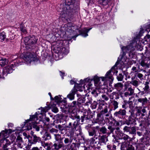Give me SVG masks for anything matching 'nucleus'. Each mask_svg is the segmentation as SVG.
Listing matches in <instances>:
<instances>
[{
    "mask_svg": "<svg viewBox=\"0 0 150 150\" xmlns=\"http://www.w3.org/2000/svg\"><path fill=\"white\" fill-rule=\"evenodd\" d=\"M75 1L74 0H65V4H61L58 11L61 15H67L68 12H71L72 10L74 9V6H75Z\"/></svg>",
    "mask_w": 150,
    "mask_h": 150,
    "instance_id": "nucleus-1",
    "label": "nucleus"
},
{
    "mask_svg": "<svg viewBox=\"0 0 150 150\" xmlns=\"http://www.w3.org/2000/svg\"><path fill=\"white\" fill-rule=\"evenodd\" d=\"M72 120L70 121L67 125V128H71L73 131H80L81 127L79 125L80 117L79 115H75L74 117L72 116Z\"/></svg>",
    "mask_w": 150,
    "mask_h": 150,
    "instance_id": "nucleus-2",
    "label": "nucleus"
},
{
    "mask_svg": "<svg viewBox=\"0 0 150 150\" xmlns=\"http://www.w3.org/2000/svg\"><path fill=\"white\" fill-rule=\"evenodd\" d=\"M20 61L18 59L15 62H11L10 65H8L4 68L2 71V74L0 75V79L4 78V76H6L8 73H10L12 72L13 70H14V68L16 67L17 66L21 64L20 63H18Z\"/></svg>",
    "mask_w": 150,
    "mask_h": 150,
    "instance_id": "nucleus-3",
    "label": "nucleus"
},
{
    "mask_svg": "<svg viewBox=\"0 0 150 150\" xmlns=\"http://www.w3.org/2000/svg\"><path fill=\"white\" fill-rule=\"evenodd\" d=\"M139 41L138 44H137V42L133 41L132 43H130L129 45L126 47H122L121 49L123 54L128 52H131L134 51L135 49L138 50H141L142 48L141 45L140 44H139Z\"/></svg>",
    "mask_w": 150,
    "mask_h": 150,
    "instance_id": "nucleus-4",
    "label": "nucleus"
},
{
    "mask_svg": "<svg viewBox=\"0 0 150 150\" xmlns=\"http://www.w3.org/2000/svg\"><path fill=\"white\" fill-rule=\"evenodd\" d=\"M38 40V39L36 38L35 36L25 38L24 41L26 45L29 46L30 48L34 49L35 47V44L36 43Z\"/></svg>",
    "mask_w": 150,
    "mask_h": 150,
    "instance_id": "nucleus-5",
    "label": "nucleus"
},
{
    "mask_svg": "<svg viewBox=\"0 0 150 150\" xmlns=\"http://www.w3.org/2000/svg\"><path fill=\"white\" fill-rule=\"evenodd\" d=\"M38 113H38L37 112H36L35 115H30L29 119L30 121L33 122V127L37 131H38L40 130V127L37 125L38 123L36 122L38 120V115L40 114L39 112Z\"/></svg>",
    "mask_w": 150,
    "mask_h": 150,
    "instance_id": "nucleus-6",
    "label": "nucleus"
},
{
    "mask_svg": "<svg viewBox=\"0 0 150 150\" xmlns=\"http://www.w3.org/2000/svg\"><path fill=\"white\" fill-rule=\"evenodd\" d=\"M116 67V66H114L110 70L107 72L105 75V77H101L103 81H105V79L106 78H108L111 80H113V78L112 77L111 72H112L113 74L115 73V72L116 73H117V71L115 70V67Z\"/></svg>",
    "mask_w": 150,
    "mask_h": 150,
    "instance_id": "nucleus-7",
    "label": "nucleus"
},
{
    "mask_svg": "<svg viewBox=\"0 0 150 150\" xmlns=\"http://www.w3.org/2000/svg\"><path fill=\"white\" fill-rule=\"evenodd\" d=\"M117 130L115 132V134H117V136L119 137L120 139H123L124 140L126 141L127 140L129 139L130 138L127 135L123 133V132L120 130V128L119 127H117Z\"/></svg>",
    "mask_w": 150,
    "mask_h": 150,
    "instance_id": "nucleus-8",
    "label": "nucleus"
},
{
    "mask_svg": "<svg viewBox=\"0 0 150 150\" xmlns=\"http://www.w3.org/2000/svg\"><path fill=\"white\" fill-rule=\"evenodd\" d=\"M126 114V111L125 109H120L119 111L114 112V116L116 117L122 119L125 118Z\"/></svg>",
    "mask_w": 150,
    "mask_h": 150,
    "instance_id": "nucleus-9",
    "label": "nucleus"
},
{
    "mask_svg": "<svg viewBox=\"0 0 150 150\" xmlns=\"http://www.w3.org/2000/svg\"><path fill=\"white\" fill-rule=\"evenodd\" d=\"M28 141L30 144H35L37 143H39L41 141V138L36 135H33V137L30 136H28Z\"/></svg>",
    "mask_w": 150,
    "mask_h": 150,
    "instance_id": "nucleus-10",
    "label": "nucleus"
},
{
    "mask_svg": "<svg viewBox=\"0 0 150 150\" xmlns=\"http://www.w3.org/2000/svg\"><path fill=\"white\" fill-rule=\"evenodd\" d=\"M24 59L27 63H30L36 60L35 55L32 53H27L24 56Z\"/></svg>",
    "mask_w": 150,
    "mask_h": 150,
    "instance_id": "nucleus-11",
    "label": "nucleus"
},
{
    "mask_svg": "<svg viewBox=\"0 0 150 150\" xmlns=\"http://www.w3.org/2000/svg\"><path fill=\"white\" fill-rule=\"evenodd\" d=\"M124 132H129V134L135 135L136 134V129L135 127L125 126L123 128Z\"/></svg>",
    "mask_w": 150,
    "mask_h": 150,
    "instance_id": "nucleus-12",
    "label": "nucleus"
},
{
    "mask_svg": "<svg viewBox=\"0 0 150 150\" xmlns=\"http://www.w3.org/2000/svg\"><path fill=\"white\" fill-rule=\"evenodd\" d=\"M96 135L95 134L94 136L91 138L89 140L90 144L92 147H95L96 145H97L99 143L98 141H96L98 139V137H96Z\"/></svg>",
    "mask_w": 150,
    "mask_h": 150,
    "instance_id": "nucleus-13",
    "label": "nucleus"
},
{
    "mask_svg": "<svg viewBox=\"0 0 150 150\" xmlns=\"http://www.w3.org/2000/svg\"><path fill=\"white\" fill-rule=\"evenodd\" d=\"M85 122H88L90 119L93 117L91 115V112L90 110H87L84 113Z\"/></svg>",
    "mask_w": 150,
    "mask_h": 150,
    "instance_id": "nucleus-14",
    "label": "nucleus"
},
{
    "mask_svg": "<svg viewBox=\"0 0 150 150\" xmlns=\"http://www.w3.org/2000/svg\"><path fill=\"white\" fill-rule=\"evenodd\" d=\"M117 127L115 128L112 126L109 125L108 126V130H107V134L109 135L111 134H112V137L114 139L115 138V135L114 134L115 133L114 132L115 131V132L117 130Z\"/></svg>",
    "mask_w": 150,
    "mask_h": 150,
    "instance_id": "nucleus-15",
    "label": "nucleus"
},
{
    "mask_svg": "<svg viewBox=\"0 0 150 150\" xmlns=\"http://www.w3.org/2000/svg\"><path fill=\"white\" fill-rule=\"evenodd\" d=\"M103 116L108 117L110 115V112H108V107L106 106L99 113Z\"/></svg>",
    "mask_w": 150,
    "mask_h": 150,
    "instance_id": "nucleus-16",
    "label": "nucleus"
},
{
    "mask_svg": "<svg viewBox=\"0 0 150 150\" xmlns=\"http://www.w3.org/2000/svg\"><path fill=\"white\" fill-rule=\"evenodd\" d=\"M15 144L20 148H22V144L23 143L22 138L20 136H18L15 142Z\"/></svg>",
    "mask_w": 150,
    "mask_h": 150,
    "instance_id": "nucleus-17",
    "label": "nucleus"
},
{
    "mask_svg": "<svg viewBox=\"0 0 150 150\" xmlns=\"http://www.w3.org/2000/svg\"><path fill=\"white\" fill-rule=\"evenodd\" d=\"M76 90L75 89H73L70 93L67 96V98H69L70 100H72L74 99V95L75 94Z\"/></svg>",
    "mask_w": 150,
    "mask_h": 150,
    "instance_id": "nucleus-18",
    "label": "nucleus"
},
{
    "mask_svg": "<svg viewBox=\"0 0 150 150\" xmlns=\"http://www.w3.org/2000/svg\"><path fill=\"white\" fill-rule=\"evenodd\" d=\"M98 137L99 143H103L105 144L108 141V139L105 135H99Z\"/></svg>",
    "mask_w": 150,
    "mask_h": 150,
    "instance_id": "nucleus-19",
    "label": "nucleus"
},
{
    "mask_svg": "<svg viewBox=\"0 0 150 150\" xmlns=\"http://www.w3.org/2000/svg\"><path fill=\"white\" fill-rule=\"evenodd\" d=\"M136 117L134 113L132 112L130 115L129 116L128 118V121L130 122L131 123L134 124L136 122Z\"/></svg>",
    "mask_w": 150,
    "mask_h": 150,
    "instance_id": "nucleus-20",
    "label": "nucleus"
},
{
    "mask_svg": "<svg viewBox=\"0 0 150 150\" xmlns=\"http://www.w3.org/2000/svg\"><path fill=\"white\" fill-rule=\"evenodd\" d=\"M103 120V116L99 113H98L96 119V122L99 124H101L102 123Z\"/></svg>",
    "mask_w": 150,
    "mask_h": 150,
    "instance_id": "nucleus-21",
    "label": "nucleus"
},
{
    "mask_svg": "<svg viewBox=\"0 0 150 150\" xmlns=\"http://www.w3.org/2000/svg\"><path fill=\"white\" fill-rule=\"evenodd\" d=\"M91 28L87 29L86 28H84L81 31L79 30V33H80V34L82 36L84 37H86L88 36L87 33L91 30Z\"/></svg>",
    "mask_w": 150,
    "mask_h": 150,
    "instance_id": "nucleus-22",
    "label": "nucleus"
},
{
    "mask_svg": "<svg viewBox=\"0 0 150 150\" xmlns=\"http://www.w3.org/2000/svg\"><path fill=\"white\" fill-rule=\"evenodd\" d=\"M8 60L5 58L0 57V66L1 67L4 66L8 62Z\"/></svg>",
    "mask_w": 150,
    "mask_h": 150,
    "instance_id": "nucleus-23",
    "label": "nucleus"
},
{
    "mask_svg": "<svg viewBox=\"0 0 150 150\" xmlns=\"http://www.w3.org/2000/svg\"><path fill=\"white\" fill-rule=\"evenodd\" d=\"M57 50L58 51V53L64 54H67L68 52V51L66 50L65 47H58L57 48Z\"/></svg>",
    "mask_w": 150,
    "mask_h": 150,
    "instance_id": "nucleus-24",
    "label": "nucleus"
},
{
    "mask_svg": "<svg viewBox=\"0 0 150 150\" xmlns=\"http://www.w3.org/2000/svg\"><path fill=\"white\" fill-rule=\"evenodd\" d=\"M148 99L146 97L144 98H139L138 99V102L141 103L142 106H144L146 105L148 102Z\"/></svg>",
    "mask_w": 150,
    "mask_h": 150,
    "instance_id": "nucleus-25",
    "label": "nucleus"
},
{
    "mask_svg": "<svg viewBox=\"0 0 150 150\" xmlns=\"http://www.w3.org/2000/svg\"><path fill=\"white\" fill-rule=\"evenodd\" d=\"M121 144V149H127L129 145L125 142L121 143H118V145L119 144Z\"/></svg>",
    "mask_w": 150,
    "mask_h": 150,
    "instance_id": "nucleus-26",
    "label": "nucleus"
},
{
    "mask_svg": "<svg viewBox=\"0 0 150 150\" xmlns=\"http://www.w3.org/2000/svg\"><path fill=\"white\" fill-rule=\"evenodd\" d=\"M7 40L5 32H2L0 33V41L3 42Z\"/></svg>",
    "mask_w": 150,
    "mask_h": 150,
    "instance_id": "nucleus-27",
    "label": "nucleus"
},
{
    "mask_svg": "<svg viewBox=\"0 0 150 150\" xmlns=\"http://www.w3.org/2000/svg\"><path fill=\"white\" fill-rule=\"evenodd\" d=\"M63 146L62 143H55L54 144L53 146L54 147V149L55 150H59V149L61 148Z\"/></svg>",
    "mask_w": 150,
    "mask_h": 150,
    "instance_id": "nucleus-28",
    "label": "nucleus"
},
{
    "mask_svg": "<svg viewBox=\"0 0 150 150\" xmlns=\"http://www.w3.org/2000/svg\"><path fill=\"white\" fill-rule=\"evenodd\" d=\"M111 103L113 106V110H115L118 108V103L115 100H112Z\"/></svg>",
    "mask_w": 150,
    "mask_h": 150,
    "instance_id": "nucleus-29",
    "label": "nucleus"
},
{
    "mask_svg": "<svg viewBox=\"0 0 150 150\" xmlns=\"http://www.w3.org/2000/svg\"><path fill=\"white\" fill-rule=\"evenodd\" d=\"M136 108H137V109L136 110V112L135 114V117L139 116L141 114H142V107H140V108H138V107H136Z\"/></svg>",
    "mask_w": 150,
    "mask_h": 150,
    "instance_id": "nucleus-30",
    "label": "nucleus"
},
{
    "mask_svg": "<svg viewBox=\"0 0 150 150\" xmlns=\"http://www.w3.org/2000/svg\"><path fill=\"white\" fill-rule=\"evenodd\" d=\"M149 82L148 81H146L144 83L145 87L143 88L144 90L145 91L146 93H149Z\"/></svg>",
    "mask_w": 150,
    "mask_h": 150,
    "instance_id": "nucleus-31",
    "label": "nucleus"
},
{
    "mask_svg": "<svg viewBox=\"0 0 150 150\" xmlns=\"http://www.w3.org/2000/svg\"><path fill=\"white\" fill-rule=\"evenodd\" d=\"M130 83L136 87H137L139 84V81L136 80H133L130 82Z\"/></svg>",
    "mask_w": 150,
    "mask_h": 150,
    "instance_id": "nucleus-32",
    "label": "nucleus"
},
{
    "mask_svg": "<svg viewBox=\"0 0 150 150\" xmlns=\"http://www.w3.org/2000/svg\"><path fill=\"white\" fill-rule=\"evenodd\" d=\"M99 131L103 134H107V130L105 127H103L99 128Z\"/></svg>",
    "mask_w": 150,
    "mask_h": 150,
    "instance_id": "nucleus-33",
    "label": "nucleus"
},
{
    "mask_svg": "<svg viewBox=\"0 0 150 150\" xmlns=\"http://www.w3.org/2000/svg\"><path fill=\"white\" fill-rule=\"evenodd\" d=\"M110 1V0H102L98 2L101 5L106 6L107 5Z\"/></svg>",
    "mask_w": 150,
    "mask_h": 150,
    "instance_id": "nucleus-34",
    "label": "nucleus"
},
{
    "mask_svg": "<svg viewBox=\"0 0 150 150\" xmlns=\"http://www.w3.org/2000/svg\"><path fill=\"white\" fill-rule=\"evenodd\" d=\"M123 84L121 83H118L115 84L114 86L115 88L118 89L123 87Z\"/></svg>",
    "mask_w": 150,
    "mask_h": 150,
    "instance_id": "nucleus-35",
    "label": "nucleus"
},
{
    "mask_svg": "<svg viewBox=\"0 0 150 150\" xmlns=\"http://www.w3.org/2000/svg\"><path fill=\"white\" fill-rule=\"evenodd\" d=\"M89 135L90 136H93L96 134V131L94 129H93L92 130H89L88 131Z\"/></svg>",
    "mask_w": 150,
    "mask_h": 150,
    "instance_id": "nucleus-36",
    "label": "nucleus"
},
{
    "mask_svg": "<svg viewBox=\"0 0 150 150\" xmlns=\"http://www.w3.org/2000/svg\"><path fill=\"white\" fill-rule=\"evenodd\" d=\"M55 106L56 105L54 104H53L51 105V107L52 108V111L55 113H57L58 111V109Z\"/></svg>",
    "mask_w": 150,
    "mask_h": 150,
    "instance_id": "nucleus-37",
    "label": "nucleus"
},
{
    "mask_svg": "<svg viewBox=\"0 0 150 150\" xmlns=\"http://www.w3.org/2000/svg\"><path fill=\"white\" fill-rule=\"evenodd\" d=\"M44 138L45 140H50L51 138V136L50 134L46 132L44 134Z\"/></svg>",
    "mask_w": 150,
    "mask_h": 150,
    "instance_id": "nucleus-38",
    "label": "nucleus"
},
{
    "mask_svg": "<svg viewBox=\"0 0 150 150\" xmlns=\"http://www.w3.org/2000/svg\"><path fill=\"white\" fill-rule=\"evenodd\" d=\"M91 93L94 96L96 97L98 96V94L100 93V92L98 89H96L93 90L91 92Z\"/></svg>",
    "mask_w": 150,
    "mask_h": 150,
    "instance_id": "nucleus-39",
    "label": "nucleus"
},
{
    "mask_svg": "<svg viewBox=\"0 0 150 150\" xmlns=\"http://www.w3.org/2000/svg\"><path fill=\"white\" fill-rule=\"evenodd\" d=\"M144 54L146 58H149L150 57V51L148 49L145 50Z\"/></svg>",
    "mask_w": 150,
    "mask_h": 150,
    "instance_id": "nucleus-40",
    "label": "nucleus"
},
{
    "mask_svg": "<svg viewBox=\"0 0 150 150\" xmlns=\"http://www.w3.org/2000/svg\"><path fill=\"white\" fill-rule=\"evenodd\" d=\"M134 88H133L131 86L128 88V91L129 93L132 96L134 93Z\"/></svg>",
    "mask_w": 150,
    "mask_h": 150,
    "instance_id": "nucleus-41",
    "label": "nucleus"
},
{
    "mask_svg": "<svg viewBox=\"0 0 150 150\" xmlns=\"http://www.w3.org/2000/svg\"><path fill=\"white\" fill-rule=\"evenodd\" d=\"M14 35L11 33H10V34H9V36L7 38V40H11L13 39L14 38V36H13Z\"/></svg>",
    "mask_w": 150,
    "mask_h": 150,
    "instance_id": "nucleus-42",
    "label": "nucleus"
},
{
    "mask_svg": "<svg viewBox=\"0 0 150 150\" xmlns=\"http://www.w3.org/2000/svg\"><path fill=\"white\" fill-rule=\"evenodd\" d=\"M27 129L29 130L31 129H32V127H33V122L31 123L30 122L29 123H27Z\"/></svg>",
    "mask_w": 150,
    "mask_h": 150,
    "instance_id": "nucleus-43",
    "label": "nucleus"
},
{
    "mask_svg": "<svg viewBox=\"0 0 150 150\" xmlns=\"http://www.w3.org/2000/svg\"><path fill=\"white\" fill-rule=\"evenodd\" d=\"M117 79L118 81H121L123 79V76L121 74H119L118 76L117 77Z\"/></svg>",
    "mask_w": 150,
    "mask_h": 150,
    "instance_id": "nucleus-44",
    "label": "nucleus"
},
{
    "mask_svg": "<svg viewBox=\"0 0 150 150\" xmlns=\"http://www.w3.org/2000/svg\"><path fill=\"white\" fill-rule=\"evenodd\" d=\"M140 64L143 67H147L148 66V65L145 62V61L144 60H142L141 61Z\"/></svg>",
    "mask_w": 150,
    "mask_h": 150,
    "instance_id": "nucleus-45",
    "label": "nucleus"
},
{
    "mask_svg": "<svg viewBox=\"0 0 150 150\" xmlns=\"http://www.w3.org/2000/svg\"><path fill=\"white\" fill-rule=\"evenodd\" d=\"M55 138L57 141H59L61 139V136L60 134H54Z\"/></svg>",
    "mask_w": 150,
    "mask_h": 150,
    "instance_id": "nucleus-46",
    "label": "nucleus"
},
{
    "mask_svg": "<svg viewBox=\"0 0 150 150\" xmlns=\"http://www.w3.org/2000/svg\"><path fill=\"white\" fill-rule=\"evenodd\" d=\"M129 83L127 82H126L124 84V90L125 91H127V89H128V88L129 87Z\"/></svg>",
    "mask_w": 150,
    "mask_h": 150,
    "instance_id": "nucleus-47",
    "label": "nucleus"
},
{
    "mask_svg": "<svg viewBox=\"0 0 150 150\" xmlns=\"http://www.w3.org/2000/svg\"><path fill=\"white\" fill-rule=\"evenodd\" d=\"M54 98L55 100V101L59 103L61 102L62 101V98L58 96H56Z\"/></svg>",
    "mask_w": 150,
    "mask_h": 150,
    "instance_id": "nucleus-48",
    "label": "nucleus"
},
{
    "mask_svg": "<svg viewBox=\"0 0 150 150\" xmlns=\"http://www.w3.org/2000/svg\"><path fill=\"white\" fill-rule=\"evenodd\" d=\"M20 30L24 34H26L27 33L26 30L24 28H23L22 25H21Z\"/></svg>",
    "mask_w": 150,
    "mask_h": 150,
    "instance_id": "nucleus-49",
    "label": "nucleus"
},
{
    "mask_svg": "<svg viewBox=\"0 0 150 150\" xmlns=\"http://www.w3.org/2000/svg\"><path fill=\"white\" fill-rule=\"evenodd\" d=\"M78 104V102L76 101H73L70 105V106L71 107H76V105Z\"/></svg>",
    "mask_w": 150,
    "mask_h": 150,
    "instance_id": "nucleus-50",
    "label": "nucleus"
},
{
    "mask_svg": "<svg viewBox=\"0 0 150 150\" xmlns=\"http://www.w3.org/2000/svg\"><path fill=\"white\" fill-rule=\"evenodd\" d=\"M139 92L138 93V94L139 95L141 96L143 95L145 93H146L145 91L144 90L143 91H141L139 89Z\"/></svg>",
    "mask_w": 150,
    "mask_h": 150,
    "instance_id": "nucleus-51",
    "label": "nucleus"
},
{
    "mask_svg": "<svg viewBox=\"0 0 150 150\" xmlns=\"http://www.w3.org/2000/svg\"><path fill=\"white\" fill-rule=\"evenodd\" d=\"M58 130L54 129V128H52L51 129H50V132L51 133H57L58 132Z\"/></svg>",
    "mask_w": 150,
    "mask_h": 150,
    "instance_id": "nucleus-52",
    "label": "nucleus"
},
{
    "mask_svg": "<svg viewBox=\"0 0 150 150\" xmlns=\"http://www.w3.org/2000/svg\"><path fill=\"white\" fill-rule=\"evenodd\" d=\"M137 76L140 79L142 80L143 79V75L140 73H137Z\"/></svg>",
    "mask_w": 150,
    "mask_h": 150,
    "instance_id": "nucleus-53",
    "label": "nucleus"
},
{
    "mask_svg": "<svg viewBox=\"0 0 150 150\" xmlns=\"http://www.w3.org/2000/svg\"><path fill=\"white\" fill-rule=\"evenodd\" d=\"M132 72L133 73H135L137 74V72L138 71V70L137 68L135 67H133L132 69Z\"/></svg>",
    "mask_w": 150,
    "mask_h": 150,
    "instance_id": "nucleus-54",
    "label": "nucleus"
},
{
    "mask_svg": "<svg viewBox=\"0 0 150 150\" xmlns=\"http://www.w3.org/2000/svg\"><path fill=\"white\" fill-rule=\"evenodd\" d=\"M64 139V142L65 144H68L70 142L69 139L68 138H63L62 139Z\"/></svg>",
    "mask_w": 150,
    "mask_h": 150,
    "instance_id": "nucleus-55",
    "label": "nucleus"
},
{
    "mask_svg": "<svg viewBox=\"0 0 150 150\" xmlns=\"http://www.w3.org/2000/svg\"><path fill=\"white\" fill-rule=\"evenodd\" d=\"M134 148L131 145H129L128 146L127 148V149L126 150H134Z\"/></svg>",
    "mask_w": 150,
    "mask_h": 150,
    "instance_id": "nucleus-56",
    "label": "nucleus"
},
{
    "mask_svg": "<svg viewBox=\"0 0 150 150\" xmlns=\"http://www.w3.org/2000/svg\"><path fill=\"white\" fill-rule=\"evenodd\" d=\"M94 81L96 83H98L99 81V79L97 76H95L93 78Z\"/></svg>",
    "mask_w": 150,
    "mask_h": 150,
    "instance_id": "nucleus-57",
    "label": "nucleus"
},
{
    "mask_svg": "<svg viewBox=\"0 0 150 150\" xmlns=\"http://www.w3.org/2000/svg\"><path fill=\"white\" fill-rule=\"evenodd\" d=\"M145 39H146V41L147 42H149V40H150V35H146L145 37Z\"/></svg>",
    "mask_w": 150,
    "mask_h": 150,
    "instance_id": "nucleus-58",
    "label": "nucleus"
},
{
    "mask_svg": "<svg viewBox=\"0 0 150 150\" xmlns=\"http://www.w3.org/2000/svg\"><path fill=\"white\" fill-rule=\"evenodd\" d=\"M102 98L106 101H107L109 100L108 98L105 95H104L102 96Z\"/></svg>",
    "mask_w": 150,
    "mask_h": 150,
    "instance_id": "nucleus-59",
    "label": "nucleus"
},
{
    "mask_svg": "<svg viewBox=\"0 0 150 150\" xmlns=\"http://www.w3.org/2000/svg\"><path fill=\"white\" fill-rule=\"evenodd\" d=\"M81 122L82 123L85 122L84 114L83 116H81Z\"/></svg>",
    "mask_w": 150,
    "mask_h": 150,
    "instance_id": "nucleus-60",
    "label": "nucleus"
},
{
    "mask_svg": "<svg viewBox=\"0 0 150 150\" xmlns=\"http://www.w3.org/2000/svg\"><path fill=\"white\" fill-rule=\"evenodd\" d=\"M124 96L125 97H127L129 96H131L132 95L129 93L128 91L125 92L124 93Z\"/></svg>",
    "mask_w": 150,
    "mask_h": 150,
    "instance_id": "nucleus-61",
    "label": "nucleus"
},
{
    "mask_svg": "<svg viewBox=\"0 0 150 150\" xmlns=\"http://www.w3.org/2000/svg\"><path fill=\"white\" fill-rule=\"evenodd\" d=\"M29 144V143L28 144V145L26 146L25 148L27 150H29L31 148V144Z\"/></svg>",
    "mask_w": 150,
    "mask_h": 150,
    "instance_id": "nucleus-62",
    "label": "nucleus"
},
{
    "mask_svg": "<svg viewBox=\"0 0 150 150\" xmlns=\"http://www.w3.org/2000/svg\"><path fill=\"white\" fill-rule=\"evenodd\" d=\"M128 104L129 105V107L131 108L132 107L133 103L132 101H129L128 102Z\"/></svg>",
    "mask_w": 150,
    "mask_h": 150,
    "instance_id": "nucleus-63",
    "label": "nucleus"
},
{
    "mask_svg": "<svg viewBox=\"0 0 150 150\" xmlns=\"http://www.w3.org/2000/svg\"><path fill=\"white\" fill-rule=\"evenodd\" d=\"M107 147L108 150H112V146L111 145H108L107 146Z\"/></svg>",
    "mask_w": 150,
    "mask_h": 150,
    "instance_id": "nucleus-64",
    "label": "nucleus"
}]
</instances>
